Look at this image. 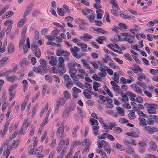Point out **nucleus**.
I'll return each mask as SVG.
<instances>
[{"label":"nucleus","mask_w":158,"mask_h":158,"mask_svg":"<svg viewBox=\"0 0 158 158\" xmlns=\"http://www.w3.org/2000/svg\"><path fill=\"white\" fill-rule=\"evenodd\" d=\"M32 70L37 73H39L42 75H44L47 73L48 69H44L43 68H42V67L39 66L37 68L34 67L32 68Z\"/></svg>","instance_id":"f257e3e1"},{"label":"nucleus","mask_w":158,"mask_h":158,"mask_svg":"<svg viewBox=\"0 0 158 158\" xmlns=\"http://www.w3.org/2000/svg\"><path fill=\"white\" fill-rule=\"evenodd\" d=\"M145 129L148 134H153L158 131V129L157 127L149 126L146 127H145Z\"/></svg>","instance_id":"f03ea898"},{"label":"nucleus","mask_w":158,"mask_h":158,"mask_svg":"<svg viewBox=\"0 0 158 158\" xmlns=\"http://www.w3.org/2000/svg\"><path fill=\"white\" fill-rule=\"evenodd\" d=\"M135 38V35H132L130 33H129V34L126 36V38H123L122 39L123 41H127L129 43L131 44L134 43V39Z\"/></svg>","instance_id":"7ed1b4c3"},{"label":"nucleus","mask_w":158,"mask_h":158,"mask_svg":"<svg viewBox=\"0 0 158 158\" xmlns=\"http://www.w3.org/2000/svg\"><path fill=\"white\" fill-rule=\"evenodd\" d=\"M97 145L99 149H101L103 147V149L105 148L108 147L109 146L107 143L104 140L98 141Z\"/></svg>","instance_id":"20e7f679"},{"label":"nucleus","mask_w":158,"mask_h":158,"mask_svg":"<svg viewBox=\"0 0 158 158\" xmlns=\"http://www.w3.org/2000/svg\"><path fill=\"white\" fill-rule=\"evenodd\" d=\"M64 122H62L61 123L60 127L57 129L56 132V134L57 136H60V134L64 133Z\"/></svg>","instance_id":"39448f33"},{"label":"nucleus","mask_w":158,"mask_h":158,"mask_svg":"<svg viewBox=\"0 0 158 158\" xmlns=\"http://www.w3.org/2000/svg\"><path fill=\"white\" fill-rule=\"evenodd\" d=\"M33 5L32 3L29 5L27 7L23 15L24 17L28 15L32 11Z\"/></svg>","instance_id":"423d86ee"},{"label":"nucleus","mask_w":158,"mask_h":158,"mask_svg":"<svg viewBox=\"0 0 158 158\" xmlns=\"http://www.w3.org/2000/svg\"><path fill=\"white\" fill-rule=\"evenodd\" d=\"M92 36L91 35L87 33L83 34V36L80 37V39H82L85 41H88L89 40L92 39Z\"/></svg>","instance_id":"0eeeda50"},{"label":"nucleus","mask_w":158,"mask_h":158,"mask_svg":"<svg viewBox=\"0 0 158 158\" xmlns=\"http://www.w3.org/2000/svg\"><path fill=\"white\" fill-rule=\"evenodd\" d=\"M112 9L110 10L111 13L115 16L118 17L119 14H118L120 11V9L119 8V6L117 7H112Z\"/></svg>","instance_id":"6e6552de"},{"label":"nucleus","mask_w":158,"mask_h":158,"mask_svg":"<svg viewBox=\"0 0 158 158\" xmlns=\"http://www.w3.org/2000/svg\"><path fill=\"white\" fill-rule=\"evenodd\" d=\"M84 92L83 94L85 98L87 99H90L91 98V96L89 94L88 92L92 94H94V93L88 89H85L83 90Z\"/></svg>","instance_id":"1a4fd4ad"},{"label":"nucleus","mask_w":158,"mask_h":158,"mask_svg":"<svg viewBox=\"0 0 158 158\" xmlns=\"http://www.w3.org/2000/svg\"><path fill=\"white\" fill-rule=\"evenodd\" d=\"M39 62L40 64V66L42 67L44 69H46L47 68V61L45 59L40 58L39 60Z\"/></svg>","instance_id":"9d476101"},{"label":"nucleus","mask_w":158,"mask_h":158,"mask_svg":"<svg viewBox=\"0 0 158 158\" xmlns=\"http://www.w3.org/2000/svg\"><path fill=\"white\" fill-rule=\"evenodd\" d=\"M126 93L127 95L130 96V100L134 101H135V98L136 97V95L135 94L130 91H127L126 92Z\"/></svg>","instance_id":"9b49d317"},{"label":"nucleus","mask_w":158,"mask_h":158,"mask_svg":"<svg viewBox=\"0 0 158 158\" xmlns=\"http://www.w3.org/2000/svg\"><path fill=\"white\" fill-rule=\"evenodd\" d=\"M61 65V66H60V65H58V72L63 74L66 72V69L64 66V64Z\"/></svg>","instance_id":"f8f14e48"},{"label":"nucleus","mask_w":158,"mask_h":158,"mask_svg":"<svg viewBox=\"0 0 158 158\" xmlns=\"http://www.w3.org/2000/svg\"><path fill=\"white\" fill-rule=\"evenodd\" d=\"M97 18L98 19H100L102 18V16L104 12L103 10L101 9H98L96 10Z\"/></svg>","instance_id":"ddd939ff"},{"label":"nucleus","mask_w":158,"mask_h":158,"mask_svg":"<svg viewBox=\"0 0 158 158\" xmlns=\"http://www.w3.org/2000/svg\"><path fill=\"white\" fill-rule=\"evenodd\" d=\"M100 86V84L98 82L94 81L93 83V88L95 91H98L99 90L98 88Z\"/></svg>","instance_id":"4468645a"},{"label":"nucleus","mask_w":158,"mask_h":158,"mask_svg":"<svg viewBox=\"0 0 158 158\" xmlns=\"http://www.w3.org/2000/svg\"><path fill=\"white\" fill-rule=\"evenodd\" d=\"M14 45L11 43L9 44L8 52L10 54H12L14 52Z\"/></svg>","instance_id":"2eb2a0df"},{"label":"nucleus","mask_w":158,"mask_h":158,"mask_svg":"<svg viewBox=\"0 0 158 158\" xmlns=\"http://www.w3.org/2000/svg\"><path fill=\"white\" fill-rule=\"evenodd\" d=\"M74 21L76 23L80 25V26L84 25L85 24V22L84 20L79 18L75 19L74 20Z\"/></svg>","instance_id":"dca6fc26"},{"label":"nucleus","mask_w":158,"mask_h":158,"mask_svg":"<svg viewBox=\"0 0 158 158\" xmlns=\"http://www.w3.org/2000/svg\"><path fill=\"white\" fill-rule=\"evenodd\" d=\"M134 87H135V91L140 95H143V94L142 93V91L141 88L139 87L136 86V85L135 84H134Z\"/></svg>","instance_id":"f3484780"},{"label":"nucleus","mask_w":158,"mask_h":158,"mask_svg":"<svg viewBox=\"0 0 158 158\" xmlns=\"http://www.w3.org/2000/svg\"><path fill=\"white\" fill-rule=\"evenodd\" d=\"M112 130L113 132L116 134H118L122 131V129L118 127H114Z\"/></svg>","instance_id":"a211bd4d"},{"label":"nucleus","mask_w":158,"mask_h":158,"mask_svg":"<svg viewBox=\"0 0 158 158\" xmlns=\"http://www.w3.org/2000/svg\"><path fill=\"white\" fill-rule=\"evenodd\" d=\"M106 40V38L103 36H99L96 39V41L99 44H102L103 43V41Z\"/></svg>","instance_id":"6ab92c4d"},{"label":"nucleus","mask_w":158,"mask_h":158,"mask_svg":"<svg viewBox=\"0 0 158 158\" xmlns=\"http://www.w3.org/2000/svg\"><path fill=\"white\" fill-rule=\"evenodd\" d=\"M81 62L82 63L83 66L85 67L86 69H90V67L89 65L88 64V62L85 60L82 59L81 60Z\"/></svg>","instance_id":"aec40b11"},{"label":"nucleus","mask_w":158,"mask_h":158,"mask_svg":"<svg viewBox=\"0 0 158 158\" xmlns=\"http://www.w3.org/2000/svg\"><path fill=\"white\" fill-rule=\"evenodd\" d=\"M81 143H80L79 141H74L71 143V149H73L74 148L78 145H81Z\"/></svg>","instance_id":"412c9836"},{"label":"nucleus","mask_w":158,"mask_h":158,"mask_svg":"<svg viewBox=\"0 0 158 158\" xmlns=\"http://www.w3.org/2000/svg\"><path fill=\"white\" fill-rule=\"evenodd\" d=\"M16 78V77L15 75L8 76L6 77V79L7 81L11 82H14Z\"/></svg>","instance_id":"4be33fe9"},{"label":"nucleus","mask_w":158,"mask_h":158,"mask_svg":"<svg viewBox=\"0 0 158 158\" xmlns=\"http://www.w3.org/2000/svg\"><path fill=\"white\" fill-rule=\"evenodd\" d=\"M27 60L26 58L23 59L19 63L21 66L23 67H24L25 66H27Z\"/></svg>","instance_id":"5701e85b"},{"label":"nucleus","mask_w":158,"mask_h":158,"mask_svg":"<svg viewBox=\"0 0 158 158\" xmlns=\"http://www.w3.org/2000/svg\"><path fill=\"white\" fill-rule=\"evenodd\" d=\"M69 111L68 109H66L63 111L62 116L63 118H67L69 117Z\"/></svg>","instance_id":"b1692460"},{"label":"nucleus","mask_w":158,"mask_h":158,"mask_svg":"<svg viewBox=\"0 0 158 158\" xmlns=\"http://www.w3.org/2000/svg\"><path fill=\"white\" fill-rule=\"evenodd\" d=\"M107 104H108V107L109 108H112L113 107L112 104L113 101L110 98L108 97V99L107 100Z\"/></svg>","instance_id":"393cba45"},{"label":"nucleus","mask_w":158,"mask_h":158,"mask_svg":"<svg viewBox=\"0 0 158 158\" xmlns=\"http://www.w3.org/2000/svg\"><path fill=\"white\" fill-rule=\"evenodd\" d=\"M126 152L129 154H131L132 153H135L134 149L130 146H128L126 149Z\"/></svg>","instance_id":"a878e982"},{"label":"nucleus","mask_w":158,"mask_h":158,"mask_svg":"<svg viewBox=\"0 0 158 158\" xmlns=\"http://www.w3.org/2000/svg\"><path fill=\"white\" fill-rule=\"evenodd\" d=\"M64 142V140H61L59 142L58 144V147H57V153H59L61 150L62 148H63V146H62V142Z\"/></svg>","instance_id":"bb28decb"},{"label":"nucleus","mask_w":158,"mask_h":158,"mask_svg":"<svg viewBox=\"0 0 158 158\" xmlns=\"http://www.w3.org/2000/svg\"><path fill=\"white\" fill-rule=\"evenodd\" d=\"M149 143L152 145L151 147V149L156 151L157 149V146L156 143L152 141H150L149 142Z\"/></svg>","instance_id":"cd10ccee"},{"label":"nucleus","mask_w":158,"mask_h":158,"mask_svg":"<svg viewBox=\"0 0 158 158\" xmlns=\"http://www.w3.org/2000/svg\"><path fill=\"white\" fill-rule=\"evenodd\" d=\"M123 56L127 60L129 61H132L133 60L131 56L128 53L124 54H123Z\"/></svg>","instance_id":"c85d7f7f"},{"label":"nucleus","mask_w":158,"mask_h":158,"mask_svg":"<svg viewBox=\"0 0 158 158\" xmlns=\"http://www.w3.org/2000/svg\"><path fill=\"white\" fill-rule=\"evenodd\" d=\"M97 33H101L105 34H109V32L107 31L104 30L101 28H97Z\"/></svg>","instance_id":"c756f323"},{"label":"nucleus","mask_w":158,"mask_h":158,"mask_svg":"<svg viewBox=\"0 0 158 158\" xmlns=\"http://www.w3.org/2000/svg\"><path fill=\"white\" fill-rule=\"evenodd\" d=\"M116 109L118 111L119 114H120L121 115L124 116L125 115L124 111L121 107L119 106H117L116 107Z\"/></svg>","instance_id":"7c9ffc66"},{"label":"nucleus","mask_w":158,"mask_h":158,"mask_svg":"<svg viewBox=\"0 0 158 158\" xmlns=\"http://www.w3.org/2000/svg\"><path fill=\"white\" fill-rule=\"evenodd\" d=\"M65 100L63 98H60L59 99L58 101L57 104V106L63 105L65 103Z\"/></svg>","instance_id":"2f4dec72"},{"label":"nucleus","mask_w":158,"mask_h":158,"mask_svg":"<svg viewBox=\"0 0 158 158\" xmlns=\"http://www.w3.org/2000/svg\"><path fill=\"white\" fill-rule=\"evenodd\" d=\"M63 94L66 99H70L71 98V94L68 91H64Z\"/></svg>","instance_id":"473e14b6"},{"label":"nucleus","mask_w":158,"mask_h":158,"mask_svg":"<svg viewBox=\"0 0 158 158\" xmlns=\"http://www.w3.org/2000/svg\"><path fill=\"white\" fill-rule=\"evenodd\" d=\"M92 78L94 80L98 81H102V79L100 77L98 76L96 74L94 73L93 74V75L92 76Z\"/></svg>","instance_id":"72a5a7b5"},{"label":"nucleus","mask_w":158,"mask_h":158,"mask_svg":"<svg viewBox=\"0 0 158 158\" xmlns=\"http://www.w3.org/2000/svg\"><path fill=\"white\" fill-rule=\"evenodd\" d=\"M76 105L73 103H71L70 104L69 107L68 109L69 112L73 111L75 109Z\"/></svg>","instance_id":"f704fd0d"},{"label":"nucleus","mask_w":158,"mask_h":158,"mask_svg":"<svg viewBox=\"0 0 158 158\" xmlns=\"http://www.w3.org/2000/svg\"><path fill=\"white\" fill-rule=\"evenodd\" d=\"M94 15L95 13H93L91 14L90 16H87V17L88 18V19L90 22L92 23H93L94 22Z\"/></svg>","instance_id":"c9c22d12"},{"label":"nucleus","mask_w":158,"mask_h":158,"mask_svg":"<svg viewBox=\"0 0 158 158\" xmlns=\"http://www.w3.org/2000/svg\"><path fill=\"white\" fill-rule=\"evenodd\" d=\"M57 13L60 16H64V10L63 8L60 9L59 7L57 8Z\"/></svg>","instance_id":"e433bc0d"},{"label":"nucleus","mask_w":158,"mask_h":158,"mask_svg":"<svg viewBox=\"0 0 158 158\" xmlns=\"http://www.w3.org/2000/svg\"><path fill=\"white\" fill-rule=\"evenodd\" d=\"M92 11V10L88 8L82 10L83 14L84 15H86L88 13L91 12Z\"/></svg>","instance_id":"4c0bfd02"},{"label":"nucleus","mask_w":158,"mask_h":158,"mask_svg":"<svg viewBox=\"0 0 158 158\" xmlns=\"http://www.w3.org/2000/svg\"><path fill=\"white\" fill-rule=\"evenodd\" d=\"M64 52V50L62 48H59L56 50V53L57 56H60L62 55L63 52Z\"/></svg>","instance_id":"58836bf2"},{"label":"nucleus","mask_w":158,"mask_h":158,"mask_svg":"<svg viewBox=\"0 0 158 158\" xmlns=\"http://www.w3.org/2000/svg\"><path fill=\"white\" fill-rule=\"evenodd\" d=\"M25 21V19H22L18 22L17 26L19 27H22L23 26Z\"/></svg>","instance_id":"ea45409f"},{"label":"nucleus","mask_w":158,"mask_h":158,"mask_svg":"<svg viewBox=\"0 0 158 158\" xmlns=\"http://www.w3.org/2000/svg\"><path fill=\"white\" fill-rule=\"evenodd\" d=\"M143 69L139 66H137L134 69L133 72L135 73H137L139 71L142 72Z\"/></svg>","instance_id":"a19ab883"},{"label":"nucleus","mask_w":158,"mask_h":158,"mask_svg":"<svg viewBox=\"0 0 158 158\" xmlns=\"http://www.w3.org/2000/svg\"><path fill=\"white\" fill-rule=\"evenodd\" d=\"M89 121L91 123V125L92 126L94 125H98V121L93 118H90L89 119Z\"/></svg>","instance_id":"79ce46f5"},{"label":"nucleus","mask_w":158,"mask_h":158,"mask_svg":"<svg viewBox=\"0 0 158 158\" xmlns=\"http://www.w3.org/2000/svg\"><path fill=\"white\" fill-rule=\"evenodd\" d=\"M136 84L140 86L143 88L144 89H145L147 88V86L146 84L144 82H136Z\"/></svg>","instance_id":"37998d69"},{"label":"nucleus","mask_w":158,"mask_h":158,"mask_svg":"<svg viewBox=\"0 0 158 158\" xmlns=\"http://www.w3.org/2000/svg\"><path fill=\"white\" fill-rule=\"evenodd\" d=\"M35 55L37 58H40L41 56L40 50V49H37L34 52Z\"/></svg>","instance_id":"c03bdc74"},{"label":"nucleus","mask_w":158,"mask_h":158,"mask_svg":"<svg viewBox=\"0 0 158 158\" xmlns=\"http://www.w3.org/2000/svg\"><path fill=\"white\" fill-rule=\"evenodd\" d=\"M26 30V27H24L23 28L22 31V33L21 34V39H25V35Z\"/></svg>","instance_id":"a18cd8bd"},{"label":"nucleus","mask_w":158,"mask_h":158,"mask_svg":"<svg viewBox=\"0 0 158 158\" xmlns=\"http://www.w3.org/2000/svg\"><path fill=\"white\" fill-rule=\"evenodd\" d=\"M67 82L66 84V86L68 89H70L73 85V83L71 82V81Z\"/></svg>","instance_id":"49530a36"},{"label":"nucleus","mask_w":158,"mask_h":158,"mask_svg":"<svg viewBox=\"0 0 158 158\" xmlns=\"http://www.w3.org/2000/svg\"><path fill=\"white\" fill-rule=\"evenodd\" d=\"M101 72H99L98 73V75L101 77L106 76L107 74L106 71L105 69H103Z\"/></svg>","instance_id":"de8ad7c7"},{"label":"nucleus","mask_w":158,"mask_h":158,"mask_svg":"<svg viewBox=\"0 0 158 158\" xmlns=\"http://www.w3.org/2000/svg\"><path fill=\"white\" fill-rule=\"evenodd\" d=\"M58 61V65H60V66H61L62 64H64V60L62 57L60 56L59 57Z\"/></svg>","instance_id":"09e8293b"},{"label":"nucleus","mask_w":158,"mask_h":158,"mask_svg":"<svg viewBox=\"0 0 158 158\" xmlns=\"http://www.w3.org/2000/svg\"><path fill=\"white\" fill-rule=\"evenodd\" d=\"M69 73L70 74L75 75L77 73V70L74 68H71L69 69Z\"/></svg>","instance_id":"8fccbe9b"},{"label":"nucleus","mask_w":158,"mask_h":158,"mask_svg":"<svg viewBox=\"0 0 158 158\" xmlns=\"http://www.w3.org/2000/svg\"><path fill=\"white\" fill-rule=\"evenodd\" d=\"M128 117L131 119H134L135 118V116L134 112L132 111L129 113L128 115Z\"/></svg>","instance_id":"3c124183"},{"label":"nucleus","mask_w":158,"mask_h":158,"mask_svg":"<svg viewBox=\"0 0 158 158\" xmlns=\"http://www.w3.org/2000/svg\"><path fill=\"white\" fill-rule=\"evenodd\" d=\"M70 50L73 53H74V51H76L77 52L79 51L80 50V48L77 46H74V48L73 47H71L70 48Z\"/></svg>","instance_id":"603ef678"},{"label":"nucleus","mask_w":158,"mask_h":158,"mask_svg":"<svg viewBox=\"0 0 158 158\" xmlns=\"http://www.w3.org/2000/svg\"><path fill=\"white\" fill-rule=\"evenodd\" d=\"M74 83L76 85L82 89H84L85 88L84 85L80 82H75Z\"/></svg>","instance_id":"864d4df0"},{"label":"nucleus","mask_w":158,"mask_h":158,"mask_svg":"<svg viewBox=\"0 0 158 158\" xmlns=\"http://www.w3.org/2000/svg\"><path fill=\"white\" fill-rule=\"evenodd\" d=\"M8 7L7 6H5L0 10V16L3 14L8 9Z\"/></svg>","instance_id":"5fc2aeb1"},{"label":"nucleus","mask_w":158,"mask_h":158,"mask_svg":"<svg viewBox=\"0 0 158 158\" xmlns=\"http://www.w3.org/2000/svg\"><path fill=\"white\" fill-rule=\"evenodd\" d=\"M12 27V25L11 24H10L8 25L6 30V35H8L10 34Z\"/></svg>","instance_id":"6e6d98bb"},{"label":"nucleus","mask_w":158,"mask_h":158,"mask_svg":"<svg viewBox=\"0 0 158 158\" xmlns=\"http://www.w3.org/2000/svg\"><path fill=\"white\" fill-rule=\"evenodd\" d=\"M147 112L148 113L151 114H156V111L154 110V109L149 108L147 110Z\"/></svg>","instance_id":"4d7b16f0"},{"label":"nucleus","mask_w":158,"mask_h":158,"mask_svg":"<svg viewBox=\"0 0 158 158\" xmlns=\"http://www.w3.org/2000/svg\"><path fill=\"white\" fill-rule=\"evenodd\" d=\"M153 119L151 118H148L147 120V123L149 125H153L154 123Z\"/></svg>","instance_id":"13d9d810"},{"label":"nucleus","mask_w":158,"mask_h":158,"mask_svg":"<svg viewBox=\"0 0 158 158\" xmlns=\"http://www.w3.org/2000/svg\"><path fill=\"white\" fill-rule=\"evenodd\" d=\"M111 3L112 4V7H116L118 8V6L117 3V2L116 0H111Z\"/></svg>","instance_id":"bf43d9fd"},{"label":"nucleus","mask_w":158,"mask_h":158,"mask_svg":"<svg viewBox=\"0 0 158 158\" xmlns=\"http://www.w3.org/2000/svg\"><path fill=\"white\" fill-rule=\"evenodd\" d=\"M45 79L48 82L52 83V80L51 77L49 75H46L45 77Z\"/></svg>","instance_id":"052dcab7"},{"label":"nucleus","mask_w":158,"mask_h":158,"mask_svg":"<svg viewBox=\"0 0 158 158\" xmlns=\"http://www.w3.org/2000/svg\"><path fill=\"white\" fill-rule=\"evenodd\" d=\"M85 87L87 88L88 90H90L92 89V85L89 83L85 82L84 83Z\"/></svg>","instance_id":"680f3d73"},{"label":"nucleus","mask_w":158,"mask_h":158,"mask_svg":"<svg viewBox=\"0 0 158 158\" xmlns=\"http://www.w3.org/2000/svg\"><path fill=\"white\" fill-rule=\"evenodd\" d=\"M67 66L69 69H70L71 68H74L75 67V64L72 62H70L67 64Z\"/></svg>","instance_id":"e2e57ef3"},{"label":"nucleus","mask_w":158,"mask_h":158,"mask_svg":"<svg viewBox=\"0 0 158 158\" xmlns=\"http://www.w3.org/2000/svg\"><path fill=\"white\" fill-rule=\"evenodd\" d=\"M146 76L144 74H142L140 76H138L137 77L138 80L140 81H142L143 79H146Z\"/></svg>","instance_id":"0e129e2a"},{"label":"nucleus","mask_w":158,"mask_h":158,"mask_svg":"<svg viewBox=\"0 0 158 158\" xmlns=\"http://www.w3.org/2000/svg\"><path fill=\"white\" fill-rule=\"evenodd\" d=\"M149 116L152 119L154 120L155 122L157 124H158V117L157 116L155 115H151Z\"/></svg>","instance_id":"69168bd1"},{"label":"nucleus","mask_w":158,"mask_h":158,"mask_svg":"<svg viewBox=\"0 0 158 158\" xmlns=\"http://www.w3.org/2000/svg\"><path fill=\"white\" fill-rule=\"evenodd\" d=\"M106 138L111 141H114L115 140L114 138L110 134H107L106 135Z\"/></svg>","instance_id":"338daca9"},{"label":"nucleus","mask_w":158,"mask_h":158,"mask_svg":"<svg viewBox=\"0 0 158 158\" xmlns=\"http://www.w3.org/2000/svg\"><path fill=\"white\" fill-rule=\"evenodd\" d=\"M8 59V58L6 57L3 58L0 61V64H4Z\"/></svg>","instance_id":"774afa93"}]
</instances>
